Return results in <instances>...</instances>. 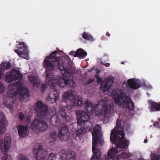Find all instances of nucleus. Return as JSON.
Instances as JSON below:
<instances>
[{
    "label": "nucleus",
    "mask_w": 160,
    "mask_h": 160,
    "mask_svg": "<svg viewBox=\"0 0 160 160\" xmlns=\"http://www.w3.org/2000/svg\"><path fill=\"white\" fill-rule=\"evenodd\" d=\"M62 51L60 50L55 51L52 52L49 56H47L43 61L44 66L46 69V78L47 80H49L48 83L50 85V87L53 91H51L49 94V97L47 100L53 103L56 102L59 98V91L57 90L58 88H63L66 85L72 87L75 84V82L72 79L70 80L67 77V79L63 77L61 78L58 76H54L50 78L52 72L54 69L53 64L49 59H52V62L55 66H58V68L61 71L66 73L67 75L72 77L75 73V69L71 65L68 59L60 60L59 58L56 57L58 53H60Z\"/></svg>",
    "instance_id": "nucleus-1"
},
{
    "label": "nucleus",
    "mask_w": 160,
    "mask_h": 160,
    "mask_svg": "<svg viewBox=\"0 0 160 160\" xmlns=\"http://www.w3.org/2000/svg\"><path fill=\"white\" fill-rule=\"evenodd\" d=\"M84 105L85 112L80 111L76 112L78 124L81 127L80 129L75 131L77 136L83 134L85 132L84 129L88 128L86 124L89 120V115L94 112L98 115L103 116L111 110L112 107L111 105L108 104V102L104 99L101 100L97 104L94 105L92 102L87 100Z\"/></svg>",
    "instance_id": "nucleus-2"
},
{
    "label": "nucleus",
    "mask_w": 160,
    "mask_h": 160,
    "mask_svg": "<svg viewBox=\"0 0 160 160\" xmlns=\"http://www.w3.org/2000/svg\"><path fill=\"white\" fill-rule=\"evenodd\" d=\"M125 133L123 132V128L121 124V120L118 118L117 121V123L115 128L112 130L110 135V140L113 144L117 143L118 145L117 148H112L108 152V158H112L115 160V156L116 154L119 152L118 149H125L128 146V141L125 139Z\"/></svg>",
    "instance_id": "nucleus-3"
},
{
    "label": "nucleus",
    "mask_w": 160,
    "mask_h": 160,
    "mask_svg": "<svg viewBox=\"0 0 160 160\" xmlns=\"http://www.w3.org/2000/svg\"><path fill=\"white\" fill-rule=\"evenodd\" d=\"M35 109L38 114L37 117L33 120L31 127L35 133H38L47 129V123L44 119L48 120L49 116L48 112V106L40 101L36 103Z\"/></svg>",
    "instance_id": "nucleus-4"
},
{
    "label": "nucleus",
    "mask_w": 160,
    "mask_h": 160,
    "mask_svg": "<svg viewBox=\"0 0 160 160\" xmlns=\"http://www.w3.org/2000/svg\"><path fill=\"white\" fill-rule=\"evenodd\" d=\"M120 92L114 96L115 103L118 105H122L129 111H133L135 105L129 97V92L121 90Z\"/></svg>",
    "instance_id": "nucleus-5"
},
{
    "label": "nucleus",
    "mask_w": 160,
    "mask_h": 160,
    "mask_svg": "<svg viewBox=\"0 0 160 160\" xmlns=\"http://www.w3.org/2000/svg\"><path fill=\"white\" fill-rule=\"evenodd\" d=\"M101 128L100 125H96L93 129V132L92 133V151L94 155L92 156L90 160H100L101 158V152L100 150L96 147H97L98 140L100 138L98 135Z\"/></svg>",
    "instance_id": "nucleus-6"
},
{
    "label": "nucleus",
    "mask_w": 160,
    "mask_h": 160,
    "mask_svg": "<svg viewBox=\"0 0 160 160\" xmlns=\"http://www.w3.org/2000/svg\"><path fill=\"white\" fill-rule=\"evenodd\" d=\"M65 109L66 108L64 106H60V109L57 114L56 109L53 108L50 120V122L52 125L57 127L59 125L60 122L59 117L65 120H67L68 116L65 112Z\"/></svg>",
    "instance_id": "nucleus-7"
},
{
    "label": "nucleus",
    "mask_w": 160,
    "mask_h": 160,
    "mask_svg": "<svg viewBox=\"0 0 160 160\" xmlns=\"http://www.w3.org/2000/svg\"><path fill=\"white\" fill-rule=\"evenodd\" d=\"M2 139H0V152L4 154L2 160H11L10 155L6 153L8 151L11 143V137L10 135L6 134L5 137L4 144Z\"/></svg>",
    "instance_id": "nucleus-8"
},
{
    "label": "nucleus",
    "mask_w": 160,
    "mask_h": 160,
    "mask_svg": "<svg viewBox=\"0 0 160 160\" xmlns=\"http://www.w3.org/2000/svg\"><path fill=\"white\" fill-rule=\"evenodd\" d=\"M33 153L36 160H46L47 152L43 151L42 145H39L38 148H34Z\"/></svg>",
    "instance_id": "nucleus-9"
},
{
    "label": "nucleus",
    "mask_w": 160,
    "mask_h": 160,
    "mask_svg": "<svg viewBox=\"0 0 160 160\" xmlns=\"http://www.w3.org/2000/svg\"><path fill=\"white\" fill-rule=\"evenodd\" d=\"M69 132L67 127L64 124L62 125L61 128L58 129V137L62 141H66L69 138Z\"/></svg>",
    "instance_id": "nucleus-10"
},
{
    "label": "nucleus",
    "mask_w": 160,
    "mask_h": 160,
    "mask_svg": "<svg viewBox=\"0 0 160 160\" xmlns=\"http://www.w3.org/2000/svg\"><path fill=\"white\" fill-rule=\"evenodd\" d=\"M61 159L59 160H76V155L75 152L71 150L67 152L62 150L60 153Z\"/></svg>",
    "instance_id": "nucleus-11"
},
{
    "label": "nucleus",
    "mask_w": 160,
    "mask_h": 160,
    "mask_svg": "<svg viewBox=\"0 0 160 160\" xmlns=\"http://www.w3.org/2000/svg\"><path fill=\"white\" fill-rule=\"evenodd\" d=\"M16 86H18L17 90L16 92L13 91L11 93L12 97H14L17 96L18 93L19 95L22 98L25 95L28 96V90L27 88L24 87H22L21 85L19 82H16Z\"/></svg>",
    "instance_id": "nucleus-12"
},
{
    "label": "nucleus",
    "mask_w": 160,
    "mask_h": 160,
    "mask_svg": "<svg viewBox=\"0 0 160 160\" xmlns=\"http://www.w3.org/2000/svg\"><path fill=\"white\" fill-rule=\"evenodd\" d=\"M113 82V79L111 77H108L101 83L100 88L104 92L108 91L112 86Z\"/></svg>",
    "instance_id": "nucleus-13"
},
{
    "label": "nucleus",
    "mask_w": 160,
    "mask_h": 160,
    "mask_svg": "<svg viewBox=\"0 0 160 160\" xmlns=\"http://www.w3.org/2000/svg\"><path fill=\"white\" fill-rule=\"evenodd\" d=\"M7 123L6 118L4 113H0V135L4 133L6 130V126Z\"/></svg>",
    "instance_id": "nucleus-14"
},
{
    "label": "nucleus",
    "mask_w": 160,
    "mask_h": 160,
    "mask_svg": "<svg viewBox=\"0 0 160 160\" xmlns=\"http://www.w3.org/2000/svg\"><path fill=\"white\" fill-rule=\"evenodd\" d=\"M127 83L129 88L133 89H137L141 87L140 83L134 78L128 79Z\"/></svg>",
    "instance_id": "nucleus-15"
},
{
    "label": "nucleus",
    "mask_w": 160,
    "mask_h": 160,
    "mask_svg": "<svg viewBox=\"0 0 160 160\" xmlns=\"http://www.w3.org/2000/svg\"><path fill=\"white\" fill-rule=\"evenodd\" d=\"M72 102H73L74 105L67 106V109L70 111L71 110L74 108V106L81 107L83 105V102L81 98L78 97L77 98H74L73 100H72Z\"/></svg>",
    "instance_id": "nucleus-16"
},
{
    "label": "nucleus",
    "mask_w": 160,
    "mask_h": 160,
    "mask_svg": "<svg viewBox=\"0 0 160 160\" xmlns=\"http://www.w3.org/2000/svg\"><path fill=\"white\" fill-rule=\"evenodd\" d=\"M18 133L20 137L23 138L28 134V127L25 126L20 125L18 128Z\"/></svg>",
    "instance_id": "nucleus-17"
},
{
    "label": "nucleus",
    "mask_w": 160,
    "mask_h": 160,
    "mask_svg": "<svg viewBox=\"0 0 160 160\" xmlns=\"http://www.w3.org/2000/svg\"><path fill=\"white\" fill-rule=\"evenodd\" d=\"M150 111H157L160 110V102L158 103L151 102L150 103Z\"/></svg>",
    "instance_id": "nucleus-18"
},
{
    "label": "nucleus",
    "mask_w": 160,
    "mask_h": 160,
    "mask_svg": "<svg viewBox=\"0 0 160 160\" xmlns=\"http://www.w3.org/2000/svg\"><path fill=\"white\" fill-rule=\"evenodd\" d=\"M29 80L33 86L38 85L40 83L39 79L35 76H31L29 77Z\"/></svg>",
    "instance_id": "nucleus-19"
},
{
    "label": "nucleus",
    "mask_w": 160,
    "mask_h": 160,
    "mask_svg": "<svg viewBox=\"0 0 160 160\" xmlns=\"http://www.w3.org/2000/svg\"><path fill=\"white\" fill-rule=\"evenodd\" d=\"M1 68L0 69L2 71L5 70H8L11 67V65L10 62H3L2 63L0 64Z\"/></svg>",
    "instance_id": "nucleus-20"
},
{
    "label": "nucleus",
    "mask_w": 160,
    "mask_h": 160,
    "mask_svg": "<svg viewBox=\"0 0 160 160\" xmlns=\"http://www.w3.org/2000/svg\"><path fill=\"white\" fill-rule=\"evenodd\" d=\"M18 44H17L16 45L17 47L20 49H23V51L27 50L28 53V47L25 43L23 42H17Z\"/></svg>",
    "instance_id": "nucleus-21"
},
{
    "label": "nucleus",
    "mask_w": 160,
    "mask_h": 160,
    "mask_svg": "<svg viewBox=\"0 0 160 160\" xmlns=\"http://www.w3.org/2000/svg\"><path fill=\"white\" fill-rule=\"evenodd\" d=\"M82 38L86 40H93L94 38L92 36L89 32H84L82 34Z\"/></svg>",
    "instance_id": "nucleus-22"
},
{
    "label": "nucleus",
    "mask_w": 160,
    "mask_h": 160,
    "mask_svg": "<svg viewBox=\"0 0 160 160\" xmlns=\"http://www.w3.org/2000/svg\"><path fill=\"white\" fill-rule=\"evenodd\" d=\"M75 98L73 97V96L71 92H66L64 93L63 95V100L64 101H66L69 99H71L73 100L72 98Z\"/></svg>",
    "instance_id": "nucleus-23"
},
{
    "label": "nucleus",
    "mask_w": 160,
    "mask_h": 160,
    "mask_svg": "<svg viewBox=\"0 0 160 160\" xmlns=\"http://www.w3.org/2000/svg\"><path fill=\"white\" fill-rule=\"evenodd\" d=\"M57 138V132L54 131L51 133L49 138V141L50 143H54Z\"/></svg>",
    "instance_id": "nucleus-24"
},
{
    "label": "nucleus",
    "mask_w": 160,
    "mask_h": 160,
    "mask_svg": "<svg viewBox=\"0 0 160 160\" xmlns=\"http://www.w3.org/2000/svg\"><path fill=\"white\" fill-rule=\"evenodd\" d=\"M12 72L15 81L19 80L22 78V75L19 71H16Z\"/></svg>",
    "instance_id": "nucleus-25"
},
{
    "label": "nucleus",
    "mask_w": 160,
    "mask_h": 160,
    "mask_svg": "<svg viewBox=\"0 0 160 160\" xmlns=\"http://www.w3.org/2000/svg\"><path fill=\"white\" fill-rule=\"evenodd\" d=\"M129 157V155L125 152H123L121 154H119L117 156L116 160H119L122 158H128Z\"/></svg>",
    "instance_id": "nucleus-26"
},
{
    "label": "nucleus",
    "mask_w": 160,
    "mask_h": 160,
    "mask_svg": "<svg viewBox=\"0 0 160 160\" xmlns=\"http://www.w3.org/2000/svg\"><path fill=\"white\" fill-rule=\"evenodd\" d=\"M13 76L12 72L10 73L9 74L7 75L5 77L6 81L10 83L15 81L14 78H13Z\"/></svg>",
    "instance_id": "nucleus-27"
},
{
    "label": "nucleus",
    "mask_w": 160,
    "mask_h": 160,
    "mask_svg": "<svg viewBox=\"0 0 160 160\" xmlns=\"http://www.w3.org/2000/svg\"><path fill=\"white\" fill-rule=\"evenodd\" d=\"M14 51L20 57H22V56L23 54L26 55H27L28 54V52L27 50L19 52V50L18 49H15Z\"/></svg>",
    "instance_id": "nucleus-28"
},
{
    "label": "nucleus",
    "mask_w": 160,
    "mask_h": 160,
    "mask_svg": "<svg viewBox=\"0 0 160 160\" xmlns=\"http://www.w3.org/2000/svg\"><path fill=\"white\" fill-rule=\"evenodd\" d=\"M82 49L79 48L77 49V51L75 52L74 55H73L74 57H79V58H80L82 56Z\"/></svg>",
    "instance_id": "nucleus-29"
},
{
    "label": "nucleus",
    "mask_w": 160,
    "mask_h": 160,
    "mask_svg": "<svg viewBox=\"0 0 160 160\" xmlns=\"http://www.w3.org/2000/svg\"><path fill=\"white\" fill-rule=\"evenodd\" d=\"M152 160H160V155H156L154 153H152L151 155Z\"/></svg>",
    "instance_id": "nucleus-30"
},
{
    "label": "nucleus",
    "mask_w": 160,
    "mask_h": 160,
    "mask_svg": "<svg viewBox=\"0 0 160 160\" xmlns=\"http://www.w3.org/2000/svg\"><path fill=\"white\" fill-rule=\"evenodd\" d=\"M56 157V154L51 153L49 154L48 160H55Z\"/></svg>",
    "instance_id": "nucleus-31"
},
{
    "label": "nucleus",
    "mask_w": 160,
    "mask_h": 160,
    "mask_svg": "<svg viewBox=\"0 0 160 160\" xmlns=\"http://www.w3.org/2000/svg\"><path fill=\"white\" fill-rule=\"evenodd\" d=\"M5 87L3 84L0 82V93H2L4 90Z\"/></svg>",
    "instance_id": "nucleus-32"
},
{
    "label": "nucleus",
    "mask_w": 160,
    "mask_h": 160,
    "mask_svg": "<svg viewBox=\"0 0 160 160\" xmlns=\"http://www.w3.org/2000/svg\"><path fill=\"white\" fill-rule=\"evenodd\" d=\"M46 87L47 86L46 84H42L41 87V91H42V92H44L45 90Z\"/></svg>",
    "instance_id": "nucleus-33"
},
{
    "label": "nucleus",
    "mask_w": 160,
    "mask_h": 160,
    "mask_svg": "<svg viewBox=\"0 0 160 160\" xmlns=\"http://www.w3.org/2000/svg\"><path fill=\"white\" fill-rule=\"evenodd\" d=\"M19 118L21 121H22L25 118V116L22 112H20L19 113Z\"/></svg>",
    "instance_id": "nucleus-34"
},
{
    "label": "nucleus",
    "mask_w": 160,
    "mask_h": 160,
    "mask_svg": "<svg viewBox=\"0 0 160 160\" xmlns=\"http://www.w3.org/2000/svg\"><path fill=\"white\" fill-rule=\"evenodd\" d=\"M20 160H28L25 155L20 154L19 156Z\"/></svg>",
    "instance_id": "nucleus-35"
},
{
    "label": "nucleus",
    "mask_w": 160,
    "mask_h": 160,
    "mask_svg": "<svg viewBox=\"0 0 160 160\" xmlns=\"http://www.w3.org/2000/svg\"><path fill=\"white\" fill-rule=\"evenodd\" d=\"M87 55V52L82 49V52L81 55V56L80 58H85V57Z\"/></svg>",
    "instance_id": "nucleus-36"
},
{
    "label": "nucleus",
    "mask_w": 160,
    "mask_h": 160,
    "mask_svg": "<svg viewBox=\"0 0 160 160\" xmlns=\"http://www.w3.org/2000/svg\"><path fill=\"white\" fill-rule=\"evenodd\" d=\"M160 123L158 122H156L154 124V126L158 128H160Z\"/></svg>",
    "instance_id": "nucleus-37"
},
{
    "label": "nucleus",
    "mask_w": 160,
    "mask_h": 160,
    "mask_svg": "<svg viewBox=\"0 0 160 160\" xmlns=\"http://www.w3.org/2000/svg\"><path fill=\"white\" fill-rule=\"evenodd\" d=\"M95 77H96L97 79V82H101L102 81V78L99 77L98 76H97L96 75L95 76Z\"/></svg>",
    "instance_id": "nucleus-38"
},
{
    "label": "nucleus",
    "mask_w": 160,
    "mask_h": 160,
    "mask_svg": "<svg viewBox=\"0 0 160 160\" xmlns=\"http://www.w3.org/2000/svg\"><path fill=\"white\" fill-rule=\"evenodd\" d=\"M101 64L104 65L106 67H109L110 66V63H104V62L102 61H101Z\"/></svg>",
    "instance_id": "nucleus-39"
},
{
    "label": "nucleus",
    "mask_w": 160,
    "mask_h": 160,
    "mask_svg": "<svg viewBox=\"0 0 160 160\" xmlns=\"http://www.w3.org/2000/svg\"><path fill=\"white\" fill-rule=\"evenodd\" d=\"M3 73L2 72V70L0 69V79H1Z\"/></svg>",
    "instance_id": "nucleus-40"
},
{
    "label": "nucleus",
    "mask_w": 160,
    "mask_h": 160,
    "mask_svg": "<svg viewBox=\"0 0 160 160\" xmlns=\"http://www.w3.org/2000/svg\"><path fill=\"white\" fill-rule=\"evenodd\" d=\"M75 53V52H74V51H72L70 52L69 54L70 55H73V54L74 55Z\"/></svg>",
    "instance_id": "nucleus-41"
},
{
    "label": "nucleus",
    "mask_w": 160,
    "mask_h": 160,
    "mask_svg": "<svg viewBox=\"0 0 160 160\" xmlns=\"http://www.w3.org/2000/svg\"><path fill=\"white\" fill-rule=\"evenodd\" d=\"M106 35L108 36V37H110V34L108 32H107L106 33Z\"/></svg>",
    "instance_id": "nucleus-42"
},
{
    "label": "nucleus",
    "mask_w": 160,
    "mask_h": 160,
    "mask_svg": "<svg viewBox=\"0 0 160 160\" xmlns=\"http://www.w3.org/2000/svg\"><path fill=\"white\" fill-rule=\"evenodd\" d=\"M94 81V79L93 80H92V79H90L88 81V83H91L92 82H93V81Z\"/></svg>",
    "instance_id": "nucleus-43"
},
{
    "label": "nucleus",
    "mask_w": 160,
    "mask_h": 160,
    "mask_svg": "<svg viewBox=\"0 0 160 160\" xmlns=\"http://www.w3.org/2000/svg\"><path fill=\"white\" fill-rule=\"evenodd\" d=\"M99 139L98 140V142L100 145L102 144V141L101 140H99Z\"/></svg>",
    "instance_id": "nucleus-44"
},
{
    "label": "nucleus",
    "mask_w": 160,
    "mask_h": 160,
    "mask_svg": "<svg viewBox=\"0 0 160 160\" xmlns=\"http://www.w3.org/2000/svg\"><path fill=\"white\" fill-rule=\"evenodd\" d=\"M146 87L148 88H152V86L150 85H148Z\"/></svg>",
    "instance_id": "nucleus-45"
},
{
    "label": "nucleus",
    "mask_w": 160,
    "mask_h": 160,
    "mask_svg": "<svg viewBox=\"0 0 160 160\" xmlns=\"http://www.w3.org/2000/svg\"><path fill=\"white\" fill-rule=\"evenodd\" d=\"M7 107L9 108L10 109H11L12 108V106L11 105H8Z\"/></svg>",
    "instance_id": "nucleus-46"
},
{
    "label": "nucleus",
    "mask_w": 160,
    "mask_h": 160,
    "mask_svg": "<svg viewBox=\"0 0 160 160\" xmlns=\"http://www.w3.org/2000/svg\"><path fill=\"white\" fill-rule=\"evenodd\" d=\"M147 142H148L147 140L146 139L144 140V142L145 143H146Z\"/></svg>",
    "instance_id": "nucleus-47"
}]
</instances>
